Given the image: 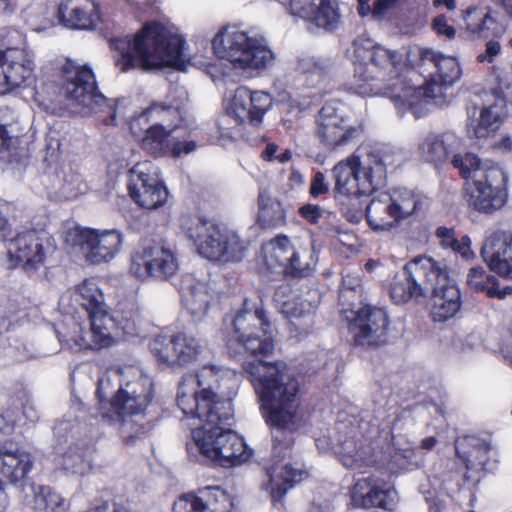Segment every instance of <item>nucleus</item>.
I'll return each mask as SVG.
<instances>
[{
    "mask_svg": "<svg viewBox=\"0 0 512 512\" xmlns=\"http://www.w3.org/2000/svg\"><path fill=\"white\" fill-rule=\"evenodd\" d=\"M237 340L255 357L245 362L243 369L261 400L267 424L278 430H296L302 421L297 398L299 383L285 362L262 360L274 349L271 333L256 332Z\"/></svg>",
    "mask_w": 512,
    "mask_h": 512,
    "instance_id": "f257e3e1",
    "label": "nucleus"
},
{
    "mask_svg": "<svg viewBox=\"0 0 512 512\" xmlns=\"http://www.w3.org/2000/svg\"><path fill=\"white\" fill-rule=\"evenodd\" d=\"M431 293L432 316L444 322L460 309V291L449 275L447 266L426 256H419L405 265V274L395 277L390 295L396 304Z\"/></svg>",
    "mask_w": 512,
    "mask_h": 512,
    "instance_id": "f03ea898",
    "label": "nucleus"
},
{
    "mask_svg": "<svg viewBox=\"0 0 512 512\" xmlns=\"http://www.w3.org/2000/svg\"><path fill=\"white\" fill-rule=\"evenodd\" d=\"M184 39L160 23L146 24L133 38L125 36L110 40L118 53L115 67L122 73L133 69L144 71L184 62Z\"/></svg>",
    "mask_w": 512,
    "mask_h": 512,
    "instance_id": "7ed1b4c3",
    "label": "nucleus"
},
{
    "mask_svg": "<svg viewBox=\"0 0 512 512\" xmlns=\"http://www.w3.org/2000/svg\"><path fill=\"white\" fill-rule=\"evenodd\" d=\"M237 381L233 374L213 365H205L193 374L183 376L177 392V405L186 417L218 419L233 416L232 396Z\"/></svg>",
    "mask_w": 512,
    "mask_h": 512,
    "instance_id": "20e7f679",
    "label": "nucleus"
},
{
    "mask_svg": "<svg viewBox=\"0 0 512 512\" xmlns=\"http://www.w3.org/2000/svg\"><path fill=\"white\" fill-rule=\"evenodd\" d=\"M219 413L209 421L208 417L197 418L203 424L194 428L191 439L186 443V449L191 459L199 456L216 462L221 466H236L246 462L251 451L244 440L229 427L231 419H218Z\"/></svg>",
    "mask_w": 512,
    "mask_h": 512,
    "instance_id": "39448f33",
    "label": "nucleus"
},
{
    "mask_svg": "<svg viewBox=\"0 0 512 512\" xmlns=\"http://www.w3.org/2000/svg\"><path fill=\"white\" fill-rule=\"evenodd\" d=\"M212 46L220 59L228 61L234 70L247 79L271 67L275 60V54L263 36L235 26L225 27L217 33Z\"/></svg>",
    "mask_w": 512,
    "mask_h": 512,
    "instance_id": "423d86ee",
    "label": "nucleus"
},
{
    "mask_svg": "<svg viewBox=\"0 0 512 512\" xmlns=\"http://www.w3.org/2000/svg\"><path fill=\"white\" fill-rule=\"evenodd\" d=\"M390 147L370 149L362 158L351 155L333 168L335 191L343 195L361 196L371 193L385 176L386 168L395 163Z\"/></svg>",
    "mask_w": 512,
    "mask_h": 512,
    "instance_id": "0eeeda50",
    "label": "nucleus"
},
{
    "mask_svg": "<svg viewBox=\"0 0 512 512\" xmlns=\"http://www.w3.org/2000/svg\"><path fill=\"white\" fill-rule=\"evenodd\" d=\"M184 230L198 252L207 259L239 261L244 257L245 243L224 225L193 219L184 225Z\"/></svg>",
    "mask_w": 512,
    "mask_h": 512,
    "instance_id": "6e6552de",
    "label": "nucleus"
},
{
    "mask_svg": "<svg viewBox=\"0 0 512 512\" xmlns=\"http://www.w3.org/2000/svg\"><path fill=\"white\" fill-rule=\"evenodd\" d=\"M62 89L65 98L81 110L105 111L110 114V124H115L116 104L97 91L95 75L87 65L67 62L62 68Z\"/></svg>",
    "mask_w": 512,
    "mask_h": 512,
    "instance_id": "1a4fd4ad",
    "label": "nucleus"
},
{
    "mask_svg": "<svg viewBox=\"0 0 512 512\" xmlns=\"http://www.w3.org/2000/svg\"><path fill=\"white\" fill-rule=\"evenodd\" d=\"M421 61L424 64H433L436 69L432 76V84L428 87L412 88L401 81L394 83L390 87V97L401 108L407 106L412 109L419 98H424L426 101L436 97L440 93V86L452 85L460 78V67L454 57L426 49L421 52Z\"/></svg>",
    "mask_w": 512,
    "mask_h": 512,
    "instance_id": "9d476101",
    "label": "nucleus"
},
{
    "mask_svg": "<svg viewBox=\"0 0 512 512\" xmlns=\"http://www.w3.org/2000/svg\"><path fill=\"white\" fill-rule=\"evenodd\" d=\"M355 76L364 80L386 81L398 76L402 55L374 45L372 40L357 38L353 42Z\"/></svg>",
    "mask_w": 512,
    "mask_h": 512,
    "instance_id": "9b49d317",
    "label": "nucleus"
},
{
    "mask_svg": "<svg viewBox=\"0 0 512 512\" xmlns=\"http://www.w3.org/2000/svg\"><path fill=\"white\" fill-rule=\"evenodd\" d=\"M65 243L77 248L91 264L107 263L120 251L122 234L115 229L98 230L84 227H71L65 232Z\"/></svg>",
    "mask_w": 512,
    "mask_h": 512,
    "instance_id": "f8f14e48",
    "label": "nucleus"
},
{
    "mask_svg": "<svg viewBox=\"0 0 512 512\" xmlns=\"http://www.w3.org/2000/svg\"><path fill=\"white\" fill-rule=\"evenodd\" d=\"M178 270L174 247L164 240L146 242L131 258L130 273L140 280H168Z\"/></svg>",
    "mask_w": 512,
    "mask_h": 512,
    "instance_id": "ddd939ff",
    "label": "nucleus"
},
{
    "mask_svg": "<svg viewBox=\"0 0 512 512\" xmlns=\"http://www.w3.org/2000/svg\"><path fill=\"white\" fill-rule=\"evenodd\" d=\"M420 205L416 194L407 189H394L366 208L367 221L373 230L387 231L415 213Z\"/></svg>",
    "mask_w": 512,
    "mask_h": 512,
    "instance_id": "4468645a",
    "label": "nucleus"
},
{
    "mask_svg": "<svg viewBox=\"0 0 512 512\" xmlns=\"http://www.w3.org/2000/svg\"><path fill=\"white\" fill-rule=\"evenodd\" d=\"M123 379L112 400L116 415H141L153 398V383L148 375L134 367L123 368Z\"/></svg>",
    "mask_w": 512,
    "mask_h": 512,
    "instance_id": "2eb2a0df",
    "label": "nucleus"
},
{
    "mask_svg": "<svg viewBox=\"0 0 512 512\" xmlns=\"http://www.w3.org/2000/svg\"><path fill=\"white\" fill-rule=\"evenodd\" d=\"M128 188L131 198L146 209L163 206L169 196L158 172L149 162L138 163L131 168Z\"/></svg>",
    "mask_w": 512,
    "mask_h": 512,
    "instance_id": "dca6fc26",
    "label": "nucleus"
},
{
    "mask_svg": "<svg viewBox=\"0 0 512 512\" xmlns=\"http://www.w3.org/2000/svg\"><path fill=\"white\" fill-rule=\"evenodd\" d=\"M478 181L473 183L469 204L481 213L491 214L501 209L507 200V173L501 168H493L487 174L478 172Z\"/></svg>",
    "mask_w": 512,
    "mask_h": 512,
    "instance_id": "f3484780",
    "label": "nucleus"
},
{
    "mask_svg": "<svg viewBox=\"0 0 512 512\" xmlns=\"http://www.w3.org/2000/svg\"><path fill=\"white\" fill-rule=\"evenodd\" d=\"M187 100L188 93L184 87L171 85L164 100L152 102L138 119L131 122L132 133L137 134L136 127L143 119L174 131L184 119Z\"/></svg>",
    "mask_w": 512,
    "mask_h": 512,
    "instance_id": "a211bd4d",
    "label": "nucleus"
},
{
    "mask_svg": "<svg viewBox=\"0 0 512 512\" xmlns=\"http://www.w3.org/2000/svg\"><path fill=\"white\" fill-rule=\"evenodd\" d=\"M343 112L341 105L326 103L318 113L316 135L328 149L346 145L359 135L360 128L349 125Z\"/></svg>",
    "mask_w": 512,
    "mask_h": 512,
    "instance_id": "6ab92c4d",
    "label": "nucleus"
},
{
    "mask_svg": "<svg viewBox=\"0 0 512 512\" xmlns=\"http://www.w3.org/2000/svg\"><path fill=\"white\" fill-rule=\"evenodd\" d=\"M273 438L272 456L275 462L267 468V489L274 500H280L288 489L307 476V472L285 462L286 456H289L291 440L285 438V443H282L278 436L274 435Z\"/></svg>",
    "mask_w": 512,
    "mask_h": 512,
    "instance_id": "aec40b11",
    "label": "nucleus"
},
{
    "mask_svg": "<svg viewBox=\"0 0 512 512\" xmlns=\"http://www.w3.org/2000/svg\"><path fill=\"white\" fill-rule=\"evenodd\" d=\"M291 288L288 284L279 285L273 295L280 312L289 320L290 330L299 336H306L313 331L316 306L303 298H290Z\"/></svg>",
    "mask_w": 512,
    "mask_h": 512,
    "instance_id": "412c9836",
    "label": "nucleus"
},
{
    "mask_svg": "<svg viewBox=\"0 0 512 512\" xmlns=\"http://www.w3.org/2000/svg\"><path fill=\"white\" fill-rule=\"evenodd\" d=\"M43 233L29 230L19 233L7 243L8 268L21 264L27 271L37 269L46 258Z\"/></svg>",
    "mask_w": 512,
    "mask_h": 512,
    "instance_id": "4be33fe9",
    "label": "nucleus"
},
{
    "mask_svg": "<svg viewBox=\"0 0 512 512\" xmlns=\"http://www.w3.org/2000/svg\"><path fill=\"white\" fill-rule=\"evenodd\" d=\"M388 325V317L383 309L365 305L355 312L350 331L357 344L378 346L387 341Z\"/></svg>",
    "mask_w": 512,
    "mask_h": 512,
    "instance_id": "5701e85b",
    "label": "nucleus"
},
{
    "mask_svg": "<svg viewBox=\"0 0 512 512\" xmlns=\"http://www.w3.org/2000/svg\"><path fill=\"white\" fill-rule=\"evenodd\" d=\"M33 71L34 62L26 50L8 48L0 51V95L24 86Z\"/></svg>",
    "mask_w": 512,
    "mask_h": 512,
    "instance_id": "b1692460",
    "label": "nucleus"
},
{
    "mask_svg": "<svg viewBox=\"0 0 512 512\" xmlns=\"http://www.w3.org/2000/svg\"><path fill=\"white\" fill-rule=\"evenodd\" d=\"M271 105L272 99L268 93L252 92L246 87H238L234 91L227 111L240 123L248 122L253 126H258Z\"/></svg>",
    "mask_w": 512,
    "mask_h": 512,
    "instance_id": "393cba45",
    "label": "nucleus"
},
{
    "mask_svg": "<svg viewBox=\"0 0 512 512\" xmlns=\"http://www.w3.org/2000/svg\"><path fill=\"white\" fill-rule=\"evenodd\" d=\"M395 496L391 485L375 474L359 478L351 490L354 505L362 508L391 509Z\"/></svg>",
    "mask_w": 512,
    "mask_h": 512,
    "instance_id": "a878e982",
    "label": "nucleus"
},
{
    "mask_svg": "<svg viewBox=\"0 0 512 512\" xmlns=\"http://www.w3.org/2000/svg\"><path fill=\"white\" fill-rule=\"evenodd\" d=\"M59 305L67 314H73L79 308H83L88 316L107 310L102 290L94 279H85L65 291Z\"/></svg>",
    "mask_w": 512,
    "mask_h": 512,
    "instance_id": "bb28decb",
    "label": "nucleus"
},
{
    "mask_svg": "<svg viewBox=\"0 0 512 512\" xmlns=\"http://www.w3.org/2000/svg\"><path fill=\"white\" fill-rule=\"evenodd\" d=\"M288 7L292 16L326 30L336 29L340 23L338 5L334 0H289Z\"/></svg>",
    "mask_w": 512,
    "mask_h": 512,
    "instance_id": "cd10ccee",
    "label": "nucleus"
},
{
    "mask_svg": "<svg viewBox=\"0 0 512 512\" xmlns=\"http://www.w3.org/2000/svg\"><path fill=\"white\" fill-rule=\"evenodd\" d=\"M90 331L84 335L62 340L63 347L71 351H80L82 349H101L114 343L111 329L115 325L114 319L108 315L107 310L89 316Z\"/></svg>",
    "mask_w": 512,
    "mask_h": 512,
    "instance_id": "c85d7f7f",
    "label": "nucleus"
},
{
    "mask_svg": "<svg viewBox=\"0 0 512 512\" xmlns=\"http://www.w3.org/2000/svg\"><path fill=\"white\" fill-rule=\"evenodd\" d=\"M481 255L490 269L512 279V234L494 232L484 242Z\"/></svg>",
    "mask_w": 512,
    "mask_h": 512,
    "instance_id": "c756f323",
    "label": "nucleus"
},
{
    "mask_svg": "<svg viewBox=\"0 0 512 512\" xmlns=\"http://www.w3.org/2000/svg\"><path fill=\"white\" fill-rule=\"evenodd\" d=\"M58 16L60 22L71 29L91 30L100 21L98 5L94 0H61Z\"/></svg>",
    "mask_w": 512,
    "mask_h": 512,
    "instance_id": "7c9ffc66",
    "label": "nucleus"
},
{
    "mask_svg": "<svg viewBox=\"0 0 512 512\" xmlns=\"http://www.w3.org/2000/svg\"><path fill=\"white\" fill-rule=\"evenodd\" d=\"M460 146V139L454 133H431L420 143L419 152L425 161L439 164L452 159Z\"/></svg>",
    "mask_w": 512,
    "mask_h": 512,
    "instance_id": "2f4dec72",
    "label": "nucleus"
},
{
    "mask_svg": "<svg viewBox=\"0 0 512 512\" xmlns=\"http://www.w3.org/2000/svg\"><path fill=\"white\" fill-rule=\"evenodd\" d=\"M220 502H227L226 494L218 487H207L200 495L185 494L174 503V512H225L218 507Z\"/></svg>",
    "mask_w": 512,
    "mask_h": 512,
    "instance_id": "473e14b6",
    "label": "nucleus"
},
{
    "mask_svg": "<svg viewBox=\"0 0 512 512\" xmlns=\"http://www.w3.org/2000/svg\"><path fill=\"white\" fill-rule=\"evenodd\" d=\"M467 110L469 116L467 133L470 138L486 140L500 127V108L496 104L481 107L478 117H476V106H469Z\"/></svg>",
    "mask_w": 512,
    "mask_h": 512,
    "instance_id": "72a5a7b5",
    "label": "nucleus"
},
{
    "mask_svg": "<svg viewBox=\"0 0 512 512\" xmlns=\"http://www.w3.org/2000/svg\"><path fill=\"white\" fill-rule=\"evenodd\" d=\"M233 327L237 339H240L256 332L269 334L270 322L262 307L245 300L234 317Z\"/></svg>",
    "mask_w": 512,
    "mask_h": 512,
    "instance_id": "f704fd0d",
    "label": "nucleus"
},
{
    "mask_svg": "<svg viewBox=\"0 0 512 512\" xmlns=\"http://www.w3.org/2000/svg\"><path fill=\"white\" fill-rule=\"evenodd\" d=\"M457 455L466 463L469 469H484L489 460L491 445L486 440L466 436L455 441Z\"/></svg>",
    "mask_w": 512,
    "mask_h": 512,
    "instance_id": "c9c22d12",
    "label": "nucleus"
},
{
    "mask_svg": "<svg viewBox=\"0 0 512 512\" xmlns=\"http://www.w3.org/2000/svg\"><path fill=\"white\" fill-rule=\"evenodd\" d=\"M332 68V61L328 58H315L302 56L298 59L296 70L303 77V85L308 88H317L325 83Z\"/></svg>",
    "mask_w": 512,
    "mask_h": 512,
    "instance_id": "e433bc0d",
    "label": "nucleus"
},
{
    "mask_svg": "<svg viewBox=\"0 0 512 512\" xmlns=\"http://www.w3.org/2000/svg\"><path fill=\"white\" fill-rule=\"evenodd\" d=\"M34 459L26 451L8 448L5 457L0 462V474L10 483H16L26 477L33 466Z\"/></svg>",
    "mask_w": 512,
    "mask_h": 512,
    "instance_id": "4c0bfd02",
    "label": "nucleus"
},
{
    "mask_svg": "<svg viewBox=\"0 0 512 512\" xmlns=\"http://www.w3.org/2000/svg\"><path fill=\"white\" fill-rule=\"evenodd\" d=\"M92 449L83 443H71L61 458L63 470L72 475H84L92 468Z\"/></svg>",
    "mask_w": 512,
    "mask_h": 512,
    "instance_id": "58836bf2",
    "label": "nucleus"
},
{
    "mask_svg": "<svg viewBox=\"0 0 512 512\" xmlns=\"http://www.w3.org/2000/svg\"><path fill=\"white\" fill-rule=\"evenodd\" d=\"M296 247L291 245L290 240L286 236H278L270 243L269 251L265 256V262L269 269L276 271L281 269L287 272L291 261H295Z\"/></svg>",
    "mask_w": 512,
    "mask_h": 512,
    "instance_id": "ea45409f",
    "label": "nucleus"
},
{
    "mask_svg": "<svg viewBox=\"0 0 512 512\" xmlns=\"http://www.w3.org/2000/svg\"><path fill=\"white\" fill-rule=\"evenodd\" d=\"M173 132L172 129L154 123L139 137L141 147L151 155H163L170 150Z\"/></svg>",
    "mask_w": 512,
    "mask_h": 512,
    "instance_id": "a19ab883",
    "label": "nucleus"
},
{
    "mask_svg": "<svg viewBox=\"0 0 512 512\" xmlns=\"http://www.w3.org/2000/svg\"><path fill=\"white\" fill-rule=\"evenodd\" d=\"M211 300L206 284L201 282L191 284L184 294L185 306L195 320H201L207 314Z\"/></svg>",
    "mask_w": 512,
    "mask_h": 512,
    "instance_id": "79ce46f5",
    "label": "nucleus"
},
{
    "mask_svg": "<svg viewBox=\"0 0 512 512\" xmlns=\"http://www.w3.org/2000/svg\"><path fill=\"white\" fill-rule=\"evenodd\" d=\"M451 163L457 169H459L460 174L465 179H473V183L478 181V172H482L483 174H487L493 168H499L498 164L494 162L485 161L482 162L476 155L471 153H466L465 155H461L456 151L454 157L451 159Z\"/></svg>",
    "mask_w": 512,
    "mask_h": 512,
    "instance_id": "37998d69",
    "label": "nucleus"
},
{
    "mask_svg": "<svg viewBox=\"0 0 512 512\" xmlns=\"http://www.w3.org/2000/svg\"><path fill=\"white\" fill-rule=\"evenodd\" d=\"M295 261H291L286 274L293 277H304L308 275L314 268L317 257L315 254L314 241L312 237H308L306 242L296 248Z\"/></svg>",
    "mask_w": 512,
    "mask_h": 512,
    "instance_id": "c03bdc74",
    "label": "nucleus"
},
{
    "mask_svg": "<svg viewBox=\"0 0 512 512\" xmlns=\"http://www.w3.org/2000/svg\"><path fill=\"white\" fill-rule=\"evenodd\" d=\"M34 495V507L46 512H66L68 503L57 492L48 486H30Z\"/></svg>",
    "mask_w": 512,
    "mask_h": 512,
    "instance_id": "a18cd8bd",
    "label": "nucleus"
},
{
    "mask_svg": "<svg viewBox=\"0 0 512 512\" xmlns=\"http://www.w3.org/2000/svg\"><path fill=\"white\" fill-rule=\"evenodd\" d=\"M152 355L165 368H176L177 333L168 336H157L149 344Z\"/></svg>",
    "mask_w": 512,
    "mask_h": 512,
    "instance_id": "49530a36",
    "label": "nucleus"
},
{
    "mask_svg": "<svg viewBox=\"0 0 512 512\" xmlns=\"http://www.w3.org/2000/svg\"><path fill=\"white\" fill-rule=\"evenodd\" d=\"M284 220L285 213L281 203L265 193H260L258 221L261 226L278 227L284 223Z\"/></svg>",
    "mask_w": 512,
    "mask_h": 512,
    "instance_id": "de8ad7c7",
    "label": "nucleus"
},
{
    "mask_svg": "<svg viewBox=\"0 0 512 512\" xmlns=\"http://www.w3.org/2000/svg\"><path fill=\"white\" fill-rule=\"evenodd\" d=\"M201 353L199 341L184 332L177 333L176 368L193 363Z\"/></svg>",
    "mask_w": 512,
    "mask_h": 512,
    "instance_id": "09e8293b",
    "label": "nucleus"
},
{
    "mask_svg": "<svg viewBox=\"0 0 512 512\" xmlns=\"http://www.w3.org/2000/svg\"><path fill=\"white\" fill-rule=\"evenodd\" d=\"M463 19L466 30L477 37H485L490 24L494 22L488 11L476 7L468 8L464 12Z\"/></svg>",
    "mask_w": 512,
    "mask_h": 512,
    "instance_id": "8fccbe9b",
    "label": "nucleus"
},
{
    "mask_svg": "<svg viewBox=\"0 0 512 512\" xmlns=\"http://www.w3.org/2000/svg\"><path fill=\"white\" fill-rule=\"evenodd\" d=\"M133 417L130 415H117L120 433L123 442L127 445H133L136 439L144 437L152 429L150 423H140L138 420L133 419Z\"/></svg>",
    "mask_w": 512,
    "mask_h": 512,
    "instance_id": "3c124183",
    "label": "nucleus"
},
{
    "mask_svg": "<svg viewBox=\"0 0 512 512\" xmlns=\"http://www.w3.org/2000/svg\"><path fill=\"white\" fill-rule=\"evenodd\" d=\"M123 368H114L104 373L98 380L97 397L100 403L112 400L117 393V389L123 379Z\"/></svg>",
    "mask_w": 512,
    "mask_h": 512,
    "instance_id": "603ef678",
    "label": "nucleus"
},
{
    "mask_svg": "<svg viewBox=\"0 0 512 512\" xmlns=\"http://www.w3.org/2000/svg\"><path fill=\"white\" fill-rule=\"evenodd\" d=\"M361 286V278L359 274L347 272L343 275L342 286L339 293V300L344 304L351 307L354 306V303L351 299H355L358 296V289L360 290Z\"/></svg>",
    "mask_w": 512,
    "mask_h": 512,
    "instance_id": "864d4df0",
    "label": "nucleus"
},
{
    "mask_svg": "<svg viewBox=\"0 0 512 512\" xmlns=\"http://www.w3.org/2000/svg\"><path fill=\"white\" fill-rule=\"evenodd\" d=\"M112 318L125 335L133 337L141 333V316L137 311L131 310Z\"/></svg>",
    "mask_w": 512,
    "mask_h": 512,
    "instance_id": "5fc2aeb1",
    "label": "nucleus"
},
{
    "mask_svg": "<svg viewBox=\"0 0 512 512\" xmlns=\"http://www.w3.org/2000/svg\"><path fill=\"white\" fill-rule=\"evenodd\" d=\"M341 446L342 462L348 468H358L362 465V454L355 451L352 440H339Z\"/></svg>",
    "mask_w": 512,
    "mask_h": 512,
    "instance_id": "6e6d98bb",
    "label": "nucleus"
},
{
    "mask_svg": "<svg viewBox=\"0 0 512 512\" xmlns=\"http://www.w3.org/2000/svg\"><path fill=\"white\" fill-rule=\"evenodd\" d=\"M487 279L485 270L482 267H473L467 275V284L475 291H484L487 288Z\"/></svg>",
    "mask_w": 512,
    "mask_h": 512,
    "instance_id": "4d7b16f0",
    "label": "nucleus"
},
{
    "mask_svg": "<svg viewBox=\"0 0 512 512\" xmlns=\"http://www.w3.org/2000/svg\"><path fill=\"white\" fill-rule=\"evenodd\" d=\"M436 236L440 240V244L443 248L454 249L455 245L458 242V239L455 237V232L451 228L447 227H439L436 230Z\"/></svg>",
    "mask_w": 512,
    "mask_h": 512,
    "instance_id": "13d9d810",
    "label": "nucleus"
},
{
    "mask_svg": "<svg viewBox=\"0 0 512 512\" xmlns=\"http://www.w3.org/2000/svg\"><path fill=\"white\" fill-rule=\"evenodd\" d=\"M501 46L497 41H488L484 52L477 55V61L480 63H492L496 56L499 55Z\"/></svg>",
    "mask_w": 512,
    "mask_h": 512,
    "instance_id": "bf43d9fd",
    "label": "nucleus"
},
{
    "mask_svg": "<svg viewBox=\"0 0 512 512\" xmlns=\"http://www.w3.org/2000/svg\"><path fill=\"white\" fill-rule=\"evenodd\" d=\"M329 190L328 184L325 182V176L322 172H317L310 185V194L313 197H318L321 194L327 193Z\"/></svg>",
    "mask_w": 512,
    "mask_h": 512,
    "instance_id": "052dcab7",
    "label": "nucleus"
},
{
    "mask_svg": "<svg viewBox=\"0 0 512 512\" xmlns=\"http://www.w3.org/2000/svg\"><path fill=\"white\" fill-rule=\"evenodd\" d=\"M197 145L195 141H174L172 139L170 151L174 157H179L181 154H189L196 149Z\"/></svg>",
    "mask_w": 512,
    "mask_h": 512,
    "instance_id": "680f3d73",
    "label": "nucleus"
},
{
    "mask_svg": "<svg viewBox=\"0 0 512 512\" xmlns=\"http://www.w3.org/2000/svg\"><path fill=\"white\" fill-rule=\"evenodd\" d=\"M299 214L311 223H316L322 215L318 205L306 204L299 208Z\"/></svg>",
    "mask_w": 512,
    "mask_h": 512,
    "instance_id": "e2e57ef3",
    "label": "nucleus"
},
{
    "mask_svg": "<svg viewBox=\"0 0 512 512\" xmlns=\"http://www.w3.org/2000/svg\"><path fill=\"white\" fill-rule=\"evenodd\" d=\"M433 27L438 34L445 35L448 38H452L455 35L454 27L448 25L445 16H438L433 21Z\"/></svg>",
    "mask_w": 512,
    "mask_h": 512,
    "instance_id": "0e129e2a",
    "label": "nucleus"
},
{
    "mask_svg": "<svg viewBox=\"0 0 512 512\" xmlns=\"http://www.w3.org/2000/svg\"><path fill=\"white\" fill-rule=\"evenodd\" d=\"M470 245L471 241L469 237L463 236L461 240H458L453 251L459 253L465 259H470L473 256Z\"/></svg>",
    "mask_w": 512,
    "mask_h": 512,
    "instance_id": "69168bd1",
    "label": "nucleus"
},
{
    "mask_svg": "<svg viewBox=\"0 0 512 512\" xmlns=\"http://www.w3.org/2000/svg\"><path fill=\"white\" fill-rule=\"evenodd\" d=\"M1 413L6 419L8 426L13 430L15 425L20 421L21 413L19 412L18 407H8Z\"/></svg>",
    "mask_w": 512,
    "mask_h": 512,
    "instance_id": "338daca9",
    "label": "nucleus"
},
{
    "mask_svg": "<svg viewBox=\"0 0 512 512\" xmlns=\"http://www.w3.org/2000/svg\"><path fill=\"white\" fill-rule=\"evenodd\" d=\"M497 78L500 85L510 88L512 86V64L501 69L497 74Z\"/></svg>",
    "mask_w": 512,
    "mask_h": 512,
    "instance_id": "774afa93",
    "label": "nucleus"
}]
</instances>
